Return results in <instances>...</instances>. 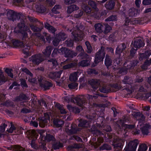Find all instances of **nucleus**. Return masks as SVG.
Here are the masks:
<instances>
[{
    "label": "nucleus",
    "instance_id": "f257e3e1",
    "mask_svg": "<svg viewBox=\"0 0 151 151\" xmlns=\"http://www.w3.org/2000/svg\"><path fill=\"white\" fill-rule=\"evenodd\" d=\"M45 133V132L42 130H35L32 129L28 132V133H27L29 134L27 137L29 139L32 140L31 145L32 147L35 149L37 148L35 141L37 139L39 134L40 135L39 142L41 144V147L43 150H46V147H45L46 141L48 142L52 141V142L55 141V139L52 135L48 134L46 137L44 136L43 134Z\"/></svg>",
    "mask_w": 151,
    "mask_h": 151
},
{
    "label": "nucleus",
    "instance_id": "f03ea898",
    "mask_svg": "<svg viewBox=\"0 0 151 151\" xmlns=\"http://www.w3.org/2000/svg\"><path fill=\"white\" fill-rule=\"evenodd\" d=\"M132 115L134 118L139 121L138 125L140 126V129L143 134H147L148 133V129L150 126L148 124L142 125L141 122L145 119L144 115L139 112H133Z\"/></svg>",
    "mask_w": 151,
    "mask_h": 151
},
{
    "label": "nucleus",
    "instance_id": "7ed1b4c3",
    "mask_svg": "<svg viewBox=\"0 0 151 151\" xmlns=\"http://www.w3.org/2000/svg\"><path fill=\"white\" fill-rule=\"evenodd\" d=\"M104 50V48L101 47V50L96 53V55L94 63L92 65L93 66H95L98 63L103 61L105 55V52Z\"/></svg>",
    "mask_w": 151,
    "mask_h": 151
},
{
    "label": "nucleus",
    "instance_id": "20e7f679",
    "mask_svg": "<svg viewBox=\"0 0 151 151\" xmlns=\"http://www.w3.org/2000/svg\"><path fill=\"white\" fill-rule=\"evenodd\" d=\"M14 46L15 47L20 46L22 48L24 54L27 53L30 48V45L28 43L24 45L22 42H19L18 41H15L13 42Z\"/></svg>",
    "mask_w": 151,
    "mask_h": 151
},
{
    "label": "nucleus",
    "instance_id": "39448f33",
    "mask_svg": "<svg viewBox=\"0 0 151 151\" xmlns=\"http://www.w3.org/2000/svg\"><path fill=\"white\" fill-rule=\"evenodd\" d=\"M138 145V143L136 140L130 142L124 148L126 151H135Z\"/></svg>",
    "mask_w": 151,
    "mask_h": 151
},
{
    "label": "nucleus",
    "instance_id": "423d86ee",
    "mask_svg": "<svg viewBox=\"0 0 151 151\" xmlns=\"http://www.w3.org/2000/svg\"><path fill=\"white\" fill-rule=\"evenodd\" d=\"M49 119L50 116L48 113H44V117L39 119V126L41 127H44L49 121Z\"/></svg>",
    "mask_w": 151,
    "mask_h": 151
},
{
    "label": "nucleus",
    "instance_id": "0eeeda50",
    "mask_svg": "<svg viewBox=\"0 0 151 151\" xmlns=\"http://www.w3.org/2000/svg\"><path fill=\"white\" fill-rule=\"evenodd\" d=\"M74 40L79 41L81 40L83 36L82 32L79 30V28H77V30L72 33Z\"/></svg>",
    "mask_w": 151,
    "mask_h": 151
},
{
    "label": "nucleus",
    "instance_id": "6e6552de",
    "mask_svg": "<svg viewBox=\"0 0 151 151\" xmlns=\"http://www.w3.org/2000/svg\"><path fill=\"white\" fill-rule=\"evenodd\" d=\"M88 4L91 6L92 7L94 8L95 10V12L94 13V14H92V15L94 17L96 18H99L101 15H104V14H100V12H98V9L96 8V5L94 3V2L91 1H89L88 2Z\"/></svg>",
    "mask_w": 151,
    "mask_h": 151
},
{
    "label": "nucleus",
    "instance_id": "1a4fd4ad",
    "mask_svg": "<svg viewBox=\"0 0 151 151\" xmlns=\"http://www.w3.org/2000/svg\"><path fill=\"white\" fill-rule=\"evenodd\" d=\"M30 61H32L34 63L38 64L43 60L41 54H38L32 56L30 58Z\"/></svg>",
    "mask_w": 151,
    "mask_h": 151
},
{
    "label": "nucleus",
    "instance_id": "9d476101",
    "mask_svg": "<svg viewBox=\"0 0 151 151\" xmlns=\"http://www.w3.org/2000/svg\"><path fill=\"white\" fill-rule=\"evenodd\" d=\"M62 53L65 54V56L66 57H73L76 55V53H75L73 54V52L70 50H68L66 48H62L60 49Z\"/></svg>",
    "mask_w": 151,
    "mask_h": 151
},
{
    "label": "nucleus",
    "instance_id": "9b49d317",
    "mask_svg": "<svg viewBox=\"0 0 151 151\" xmlns=\"http://www.w3.org/2000/svg\"><path fill=\"white\" fill-rule=\"evenodd\" d=\"M132 45L135 48H139L144 46L145 43L140 39H137L134 42H132Z\"/></svg>",
    "mask_w": 151,
    "mask_h": 151
},
{
    "label": "nucleus",
    "instance_id": "f8f14e48",
    "mask_svg": "<svg viewBox=\"0 0 151 151\" xmlns=\"http://www.w3.org/2000/svg\"><path fill=\"white\" fill-rule=\"evenodd\" d=\"M59 39L55 38L53 41V43L55 46H57L59 44L60 41L64 40L66 38V36L65 34L63 33H62L59 35Z\"/></svg>",
    "mask_w": 151,
    "mask_h": 151
},
{
    "label": "nucleus",
    "instance_id": "ddd939ff",
    "mask_svg": "<svg viewBox=\"0 0 151 151\" xmlns=\"http://www.w3.org/2000/svg\"><path fill=\"white\" fill-rule=\"evenodd\" d=\"M114 142V145L115 147L122 148V146L124 143V141L123 140L119 138L115 139Z\"/></svg>",
    "mask_w": 151,
    "mask_h": 151
},
{
    "label": "nucleus",
    "instance_id": "4468645a",
    "mask_svg": "<svg viewBox=\"0 0 151 151\" xmlns=\"http://www.w3.org/2000/svg\"><path fill=\"white\" fill-rule=\"evenodd\" d=\"M7 148L8 150L14 151H24L25 150L24 149L18 145H13L11 146L8 147Z\"/></svg>",
    "mask_w": 151,
    "mask_h": 151
},
{
    "label": "nucleus",
    "instance_id": "2eb2a0df",
    "mask_svg": "<svg viewBox=\"0 0 151 151\" xmlns=\"http://www.w3.org/2000/svg\"><path fill=\"white\" fill-rule=\"evenodd\" d=\"M78 73V72H76L70 74L69 77L70 80L71 81H76L79 77Z\"/></svg>",
    "mask_w": 151,
    "mask_h": 151
},
{
    "label": "nucleus",
    "instance_id": "dca6fc26",
    "mask_svg": "<svg viewBox=\"0 0 151 151\" xmlns=\"http://www.w3.org/2000/svg\"><path fill=\"white\" fill-rule=\"evenodd\" d=\"M79 9V7L76 5H72L68 7L67 12L68 14H70L75 10H77Z\"/></svg>",
    "mask_w": 151,
    "mask_h": 151
},
{
    "label": "nucleus",
    "instance_id": "f3484780",
    "mask_svg": "<svg viewBox=\"0 0 151 151\" xmlns=\"http://www.w3.org/2000/svg\"><path fill=\"white\" fill-rule=\"evenodd\" d=\"M88 83L95 89H96L99 86V83L97 80L92 79L89 81Z\"/></svg>",
    "mask_w": 151,
    "mask_h": 151
},
{
    "label": "nucleus",
    "instance_id": "a211bd4d",
    "mask_svg": "<svg viewBox=\"0 0 151 151\" xmlns=\"http://www.w3.org/2000/svg\"><path fill=\"white\" fill-rule=\"evenodd\" d=\"M126 46L124 44L120 45L117 48L116 51V54H120L122 53V51L125 49Z\"/></svg>",
    "mask_w": 151,
    "mask_h": 151
},
{
    "label": "nucleus",
    "instance_id": "6ab92c4d",
    "mask_svg": "<svg viewBox=\"0 0 151 151\" xmlns=\"http://www.w3.org/2000/svg\"><path fill=\"white\" fill-rule=\"evenodd\" d=\"M151 55V51H147L145 53L141 54L140 55L139 59L140 60H143L146 58L149 57Z\"/></svg>",
    "mask_w": 151,
    "mask_h": 151
},
{
    "label": "nucleus",
    "instance_id": "aec40b11",
    "mask_svg": "<svg viewBox=\"0 0 151 151\" xmlns=\"http://www.w3.org/2000/svg\"><path fill=\"white\" fill-rule=\"evenodd\" d=\"M52 48L51 46H48L43 51V54L47 57H48L50 55Z\"/></svg>",
    "mask_w": 151,
    "mask_h": 151
},
{
    "label": "nucleus",
    "instance_id": "412c9836",
    "mask_svg": "<svg viewBox=\"0 0 151 151\" xmlns=\"http://www.w3.org/2000/svg\"><path fill=\"white\" fill-rule=\"evenodd\" d=\"M94 27L95 30L98 32H101L103 31V29L104 26L100 23L95 24Z\"/></svg>",
    "mask_w": 151,
    "mask_h": 151
},
{
    "label": "nucleus",
    "instance_id": "4be33fe9",
    "mask_svg": "<svg viewBox=\"0 0 151 151\" xmlns=\"http://www.w3.org/2000/svg\"><path fill=\"white\" fill-rule=\"evenodd\" d=\"M52 143V147L54 149H58L63 146L62 143L60 142L54 141Z\"/></svg>",
    "mask_w": 151,
    "mask_h": 151
},
{
    "label": "nucleus",
    "instance_id": "5701e85b",
    "mask_svg": "<svg viewBox=\"0 0 151 151\" xmlns=\"http://www.w3.org/2000/svg\"><path fill=\"white\" fill-rule=\"evenodd\" d=\"M7 79L3 74L2 71L0 70V85L6 81Z\"/></svg>",
    "mask_w": 151,
    "mask_h": 151
},
{
    "label": "nucleus",
    "instance_id": "b1692460",
    "mask_svg": "<svg viewBox=\"0 0 151 151\" xmlns=\"http://www.w3.org/2000/svg\"><path fill=\"white\" fill-rule=\"evenodd\" d=\"M70 127L71 128L70 129L68 128H66V131L67 133L69 134H72L75 133L76 132L75 125H71L70 127Z\"/></svg>",
    "mask_w": 151,
    "mask_h": 151
},
{
    "label": "nucleus",
    "instance_id": "393cba45",
    "mask_svg": "<svg viewBox=\"0 0 151 151\" xmlns=\"http://www.w3.org/2000/svg\"><path fill=\"white\" fill-rule=\"evenodd\" d=\"M114 6V0H111L107 3L105 6L106 8L109 9H112Z\"/></svg>",
    "mask_w": 151,
    "mask_h": 151
},
{
    "label": "nucleus",
    "instance_id": "a878e982",
    "mask_svg": "<svg viewBox=\"0 0 151 151\" xmlns=\"http://www.w3.org/2000/svg\"><path fill=\"white\" fill-rule=\"evenodd\" d=\"M45 27L48 29V31L50 32L53 33L55 31V29L52 26H50V25L47 23H46L45 24Z\"/></svg>",
    "mask_w": 151,
    "mask_h": 151
},
{
    "label": "nucleus",
    "instance_id": "bb28decb",
    "mask_svg": "<svg viewBox=\"0 0 151 151\" xmlns=\"http://www.w3.org/2000/svg\"><path fill=\"white\" fill-rule=\"evenodd\" d=\"M111 61L110 58V57L106 55V59L105 61V64L108 67L111 65Z\"/></svg>",
    "mask_w": 151,
    "mask_h": 151
},
{
    "label": "nucleus",
    "instance_id": "cd10ccee",
    "mask_svg": "<svg viewBox=\"0 0 151 151\" xmlns=\"http://www.w3.org/2000/svg\"><path fill=\"white\" fill-rule=\"evenodd\" d=\"M90 64V61L88 60H83L80 62L78 65L82 67L86 66Z\"/></svg>",
    "mask_w": 151,
    "mask_h": 151
},
{
    "label": "nucleus",
    "instance_id": "c85d7f7f",
    "mask_svg": "<svg viewBox=\"0 0 151 151\" xmlns=\"http://www.w3.org/2000/svg\"><path fill=\"white\" fill-rule=\"evenodd\" d=\"M56 107L59 109L61 114H65L66 113V111H65L63 106L60 105L59 104H57L56 105Z\"/></svg>",
    "mask_w": 151,
    "mask_h": 151
},
{
    "label": "nucleus",
    "instance_id": "c756f323",
    "mask_svg": "<svg viewBox=\"0 0 151 151\" xmlns=\"http://www.w3.org/2000/svg\"><path fill=\"white\" fill-rule=\"evenodd\" d=\"M137 10L134 8H132L130 9L128 12V15L129 16L133 17L136 14L137 12Z\"/></svg>",
    "mask_w": 151,
    "mask_h": 151
},
{
    "label": "nucleus",
    "instance_id": "7c9ffc66",
    "mask_svg": "<svg viewBox=\"0 0 151 151\" xmlns=\"http://www.w3.org/2000/svg\"><path fill=\"white\" fill-rule=\"evenodd\" d=\"M53 122L54 124L58 127H61L63 124V122L61 120L54 119Z\"/></svg>",
    "mask_w": 151,
    "mask_h": 151
},
{
    "label": "nucleus",
    "instance_id": "2f4dec72",
    "mask_svg": "<svg viewBox=\"0 0 151 151\" xmlns=\"http://www.w3.org/2000/svg\"><path fill=\"white\" fill-rule=\"evenodd\" d=\"M14 14V12L12 10H10L7 12V16L9 19L13 20V18Z\"/></svg>",
    "mask_w": 151,
    "mask_h": 151
},
{
    "label": "nucleus",
    "instance_id": "473e14b6",
    "mask_svg": "<svg viewBox=\"0 0 151 151\" xmlns=\"http://www.w3.org/2000/svg\"><path fill=\"white\" fill-rule=\"evenodd\" d=\"M147 149V145L145 144H142L139 146L138 151H146Z\"/></svg>",
    "mask_w": 151,
    "mask_h": 151
},
{
    "label": "nucleus",
    "instance_id": "72a5a7b5",
    "mask_svg": "<svg viewBox=\"0 0 151 151\" xmlns=\"http://www.w3.org/2000/svg\"><path fill=\"white\" fill-rule=\"evenodd\" d=\"M104 30L103 31L104 33L106 34L110 32L111 29V28L109 25L108 24H104Z\"/></svg>",
    "mask_w": 151,
    "mask_h": 151
},
{
    "label": "nucleus",
    "instance_id": "f704fd0d",
    "mask_svg": "<svg viewBox=\"0 0 151 151\" xmlns=\"http://www.w3.org/2000/svg\"><path fill=\"white\" fill-rule=\"evenodd\" d=\"M151 64V59L145 62L144 64L142 66V68L144 70L147 69V67L150 65Z\"/></svg>",
    "mask_w": 151,
    "mask_h": 151
},
{
    "label": "nucleus",
    "instance_id": "c9c22d12",
    "mask_svg": "<svg viewBox=\"0 0 151 151\" xmlns=\"http://www.w3.org/2000/svg\"><path fill=\"white\" fill-rule=\"evenodd\" d=\"M81 7L86 13L89 14L91 12V8H89L88 6L84 5L82 6Z\"/></svg>",
    "mask_w": 151,
    "mask_h": 151
},
{
    "label": "nucleus",
    "instance_id": "e433bc0d",
    "mask_svg": "<svg viewBox=\"0 0 151 151\" xmlns=\"http://www.w3.org/2000/svg\"><path fill=\"white\" fill-rule=\"evenodd\" d=\"M60 8V5H56L52 9V11L55 14H57L58 13V9Z\"/></svg>",
    "mask_w": 151,
    "mask_h": 151
},
{
    "label": "nucleus",
    "instance_id": "4c0bfd02",
    "mask_svg": "<svg viewBox=\"0 0 151 151\" xmlns=\"http://www.w3.org/2000/svg\"><path fill=\"white\" fill-rule=\"evenodd\" d=\"M12 70L11 69L6 68L5 71L8 76L12 78H13V75L12 73Z\"/></svg>",
    "mask_w": 151,
    "mask_h": 151
},
{
    "label": "nucleus",
    "instance_id": "58836bf2",
    "mask_svg": "<svg viewBox=\"0 0 151 151\" xmlns=\"http://www.w3.org/2000/svg\"><path fill=\"white\" fill-rule=\"evenodd\" d=\"M78 84L76 83H72L68 85V87L70 89H74L77 87Z\"/></svg>",
    "mask_w": 151,
    "mask_h": 151
},
{
    "label": "nucleus",
    "instance_id": "ea45409f",
    "mask_svg": "<svg viewBox=\"0 0 151 151\" xmlns=\"http://www.w3.org/2000/svg\"><path fill=\"white\" fill-rule=\"evenodd\" d=\"M74 99L76 101V103L79 106H81L83 105V103L82 101L79 97H76Z\"/></svg>",
    "mask_w": 151,
    "mask_h": 151
},
{
    "label": "nucleus",
    "instance_id": "a19ab883",
    "mask_svg": "<svg viewBox=\"0 0 151 151\" xmlns=\"http://www.w3.org/2000/svg\"><path fill=\"white\" fill-rule=\"evenodd\" d=\"M85 44L87 47L88 52L90 53L91 52L92 48L90 43L88 42H85Z\"/></svg>",
    "mask_w": 151,
    "mask_h": 151
},
{
    "label": "nucleus",
    "instance_id": "79ce46f5",
    "mask_svg": "<svg viewBox=\"0 0 151 151\" xmlns=\"http://www.w3.org/2000/svg\"><path fill=\"white\" fill-rule=\"evenodd\" d=\"M100 149L102 150H110L111 149V147L107 144H104L100 147Z\"/></svg>",
    "mask_w": 151,
    "mask_h": 151
},
{
    "label": "nucleus",
    "instance_id": "37998d69",
    "mask_svg": "<svg viewBox=\"0 0 151 151\" xmlns=\"http://www.w3.org/2000/svg\"><path fill=\"white\" fill-rule=\"evenodd\" d=\"M76 65V63H71L67 65H65L63 66V68L64 69H66L72 67L73 66H75Z\"/></svg>",
    "mask_w": 151,
    "mask_h": 151
},
{
    "label": "nucleus",
    "instance_id": "c03bdc74",
    "mask_svg": "<svg viewBox=\"0 0 151 151\" xmlns=\"http://www.w3.org/2000/svg\"><path fill=\"white\" fill-rule=\"evenodd\" d=\"M21 69L22 71L25 72L30 77L32 78V77L33 76L32 74L26 68H21Z\"/></svg>",
    "mask_w": 151,
    "mask_h": 151
},
{
    "label": "nucleus",
    "instance_id": "a18cd8bd",
    "mask_svg": "<svg viewBox=\"0 0 151 151\" xmlns=\"http://www.w3.org/2000/svg\"><path fill=\"white\" fill-rule=\"evenodd\" d=\"M15 130V127L12 124H11V126L9 129H7V131L10 133H12Z\"/></svg>",
    "mask_w": 151,
    "mask_h": 151
},
{
    "label": "nucleus",
    "instance_id": "49530a36",
    "mask_svg": "<svg viewBox=\"0 0 151 151\" xmlns=\"http://www.w3.org/2000/svg\"><path fill=\"white\" fill-rule=\"evenodd\" d=\"M116 17L115 16H111L106 19V21H111L116 20Z\"/></svg>",
    "mask_w": 151,
    "mask_h": 151
},
{
    "label": "nucleus",
    "instance_id": "de8ad7c7",
    "mask_svg": "<svg viewBox=\"0 0 151 151\" xmlns=\"http://www.w3.org/2000/svg\"><path fill=\"white\" fill-rule=\"evenodd\" d=\"M87 123L88 124V123L87 121H83L80 123L78 126L79 127H87L88 126L86 125Z\"/></svg>",
    "mask_w": 151,
    "mask_h": 151
},
{
    "label": "nucleus",
    "instance_id": "09e8293b",
    "mask_svg": "<svg viewBox=\"0 0 151 151\" xmlns=\"http://www.w3.org/2000/svg\"><path fill=\"white\" fill-rule=\"evenodd\" d=\"M34 32H39L41 29L40 28H37L34 25H31L30 26Z\"/></svg>",
    "mask_w": 151,
    "mask_h": 151
},
{
    "label": "nucleus",
    "instance_id": "8fccbe9b",
    "mask_svg": "<svg viewBox=\"0 0 151 151\" xmlns=\"http://www.w3.org/2000/svg\"><path fill=\"white\" fill-rule=\"evenodd\" d=\"M51 86V84L49 82H46L45 83V86H44V88L45 89L47 90Z\"/></svg>",
    "mask_w": 151,
    "mask_h": 151
},
{
    "label": "nucleus",
    "instance_id": "3c124183",
    "mask_svg": "<svg viewBox=\"0 0 151 151\" xmlns=\"http://www.w3.org/2000/svg\"><path fill=\"white\" fill-rule=\"evenodd\" d=\"M98 97L97 94H95L93 96L90 95L89 94L86 95V97L89 99H93V98L94 99H96Z\"/></svg>",
    "mask_w": 151,
    "mask_h": 151
},
{
    "label": "nucleus",
    "instance_id": "603ef678",
    "mask_svg": "<svg viewBox=\"0 0 151 151\" xmlns=\"http://www.w3.org/2000/svg\"><path fill=\"white\" fill-rule=\"evenodd\" d=\"M27 99L26 96L24 94H22L19 97V99H17V100L18 101H22L23 100H26Z\"/></svg>",
    "mask_w": 151,
    "mask_h": 151
},
{
    "label": "nucleus",
    "instance_id": "864d4df0",
    "mask_svg": "<svg viewBox=\"0 0 151 151\" xmlns=\"http://www.w3.org/2000/svg\"><path fill=\"white\" fill-rule=\"evenodd\" d=\"M20 81L21 85L23 87H27V86L26 84V81L24 80L23 79H21Z\"/></svg>",
    "mask_w": 151,
    "mask_h": 151
},
{
    "label": "nucleus",
    "instance_id": "5fc2aeb1",
    "mask_svg": "<svg viewBox=\"0 0 151 151\" xmlns=\"http://www.w3.org/2000/svg\"><path fill=\"white\" fill-rule=\"evenodd\" d=\"M123 128H126L129 129H132L134 127V125H128L127 124H124L123 125Z\"/></svg>",
    "mask_w": 151,
    "mask_h": 151
},
{
    "label": "nucleus",
    "instance_id": "6e6d98bb",
    "mask_svg": "<svg viewBox=\"0 0 151 151\" xmlns=\"http://www.w3.org/2000/svg\"><path fill=\"white\" fill-rule=\"evenodd\" d=\"M142 3L144 5H149L151 4V0H144Z\"/></svg>",
    "mask_w": 151,
    "mask_h": 151
},
{
    "label": "nucleus",
    "instance_id": "4d7b16f0",
    "mask_svg": "<svg viewBox=\"0 0 151 151\" xmlns=\"http://www.w3.org/2000/svg\"><path fill=\"white\" fill-rule=\"evenodd\" d=\"M64 1L65 3L66 4H71L75 2L73 0H64Z\"/></svg>",
    "mask_w": 151,
    "mask_h": 151
},
{
    "label": "nucleus",
    "instance_id": "13d9d810",
    "mask_svg": "<svg viewBox=\"0 0 151 151\" xmlns=\"http://www.w3.org/2000/svg\"><path fill=\"white\" fill-rule=\"evenodd\" d=\"M72 139H75L76 141L79 142H81L82 141V140L80 137L78 136H76L75 135L73 136V137Z\"/></svg>",
    "mask_w": 151,
    "mask_h": 151
},
{
    "label": "nucleus",
    "instance_id": "bf43d9fd",
    "mask_svg": "<svg viewBox=\"0 0 151 151\" xmlns=\"http://www.w3.org/2000/svg\"><path fill=\"white\" fill-rule=\"evenodd\" d=\"M66 42L67 45L68 47H72L73 45V41L71 40L67 41Z\"/></svg>",
    "mask_w": 151,
    "mask_h": 151
},
{
    "label": "nucleus",
    "instance_id": "052dcab7",
    "mask_svg": "<svg viewBox=\"0 0 151 151\" xmlns=\"http://www.w3.org/2000/svg\"><path fill=\"white\" fill-rule=\"evenodd\" d=\"M62 73V71L60 70L58 72H55V78H59L60 77L61 74Z\"/></svg>",
    "mask_w": 151,
    "mask_h": 151
},
{
    "label": "nucleus",
    "instance_id": "680f3d73",
    "mask_svg": "<svg viewBox=\"0 0 151 151\" xmlns=\"http://www.w3.org/2000/svg\"><path fill=\"white\" fill-rule=\"evenodd\" d=\"M5 125L4 124L2 126L0 127V133L4 132L5 130Z\"/></svg>",
    "mask_w": 151,
    "mask_h": 151
},
{
    "label": "nucleus",
    "instance_id": "e2e57ef3",
    "mask_svg": "<svg viewBox=\"0 0 151 151\" xmlns=\"http://www.w3.org/2000/svg\"><path fill=\"white\" fill-rule=\"evenodd\" d=\"M45 35V36L46 37V38L47 41L49 42H50L51 40V37L50 36H49L47 34H46L45 32L43 33Z\"/></svg>",
    "mask_w": 151,
    "mask_h": 151
},
{
    "label": "nucleus",
    "instance_id": "0e129e2a",
    "mask_svg": "<svg viewBox=\"0 0 151 151\" xmlns=\"http://www.w3.org/2000/svg\"><path fill=\"white\" fill-rule=\"evenodd\" d=\"M48 61L52 62V64L54 66H56L58 65L57 62V61L55 59H52L51 60H49Z\"/></svg>",
    "mask_w": 151,
    "mask_h": 151
},
{
    "label": "nucleus",
    "instance_id": "69168bd1",
    "mask_svg": "<svg viewBox=\"0 0 151 151\" xmlns=\"http://www.w3.org/2000/svg\"><path fill=\"white\" fill-rule=\"evenodd\" d=\"M104 141V140L101 137H99L97 139V145H99L100 144L102 143Z\"/></svg>",
    "mask_w": 151,
    "mask_h": 151
},
{
    "label": "nucleus",
    "instance_id": "338daca9",
    "mask_svg": "<svg viewBox=\"0 0 151 151\" xmlns=\"http://www.w3.org/2000/svg\"><path fill=\"white\" fill-rule=\"evenodd\" d=\"M76 50L78 51L81 52V53H83V50L82 47L81 46H78L76 48Z\"/></svg>",
    "mask_w": 151,
    "mask_h": 151
},
{
    "label": "nucleus",
    "instance_id": "774afa93",
    "mask_svg": "<svg viewBox=\"0 0 151 151\" xmlns=\"http://www.w3.org/2000/svg\"><path fill=\"white\" fill-rule=\"evenodd\" d=\"M30 124L31 125H33L35 127H37L38 125V123L35 121L31 122Z\"/></svg>",
    "mask_w": 151,
    "mask_h": 151
}]
</instances>
